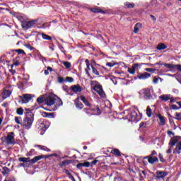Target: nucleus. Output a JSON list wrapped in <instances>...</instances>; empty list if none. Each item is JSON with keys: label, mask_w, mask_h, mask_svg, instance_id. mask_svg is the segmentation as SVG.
<instances>
[{"label": "nucleus", "mask_w": 181, "mask_h": 181, "mask_svg": "<svg viewBox=\"0 0 181 181\" xmlns=\"http://www.w3.org/2000/svg\"><path fill=\"white\" fill-rule=\"evenodd\" d=\"M83 112H85V113L87 114L88 117H90V115H97V113L99 114L100 109L97 106H91V107L84 108Z\"/></svg>", "instance_id": "obj_1"}, {"label": "nucleus", "mask_w": 181, "mask_h": 181, "mask_svg": "<svg viewBox=\"0 0 181 181\" xmlns=\"http://www.w3.org/2000/svg\"><path fill=\"white\" fill-rule=\"evenodd\" d=\"M34 119L33 117H30L29 115L24 119L22 127L25 129H30L32 128V124H33Z\"/></svg>", "instance_id": "obj_2"}, {"label": "nucleus", "mask_w": 181, "mask_h": 181, "mask_svg": "<svg viewBox=\"0 0 181 181\" xmlns=\"http://www.w3.org/2000/svg\"><path fill=\"white\" fill-rule=\"evenodd\" d=\"M20 104H28L30 100H32V95L30 94H23L22 96H19Z\"/></svg>", "instance_id": "obj_3"}, {"label": "nucleus", "mask_w": 181, "mask_h": 181, "mask_svg": "<svg viewBox=\"0 0 181 181\" xmlns=\"http://www.w3.org/2000/svg\"><path fill=\"white\" fill-rule=\"evenodd\" d=\"M5 142L7 145H12L15 144V134L13 132L8 134L5 139Z\"/></svg>", "instance_id": "obj_4"}, {"label": "nucleus", "mask_w": 181, "mask_h": 181, "mask_svg": "<svg viewBox=\"0 0 181 181\" xmlns=\"http://www.w3.org/2000/svg\"><path fill=\"white\" fill-rule=\"evenodd\" d=\"M56 100L55 95H50L47 96L45 100V103L47 105L52 106L54 104V100Z\"/></svg>", "instance_id": "obj_5"}, {"label": "nucleus", "mask_w": 181, "mask_h": 181, "mask_svg": "<svg viewBox=\"0 0 181 181\" xmlns=\"http://www.w3.org/2000/svg\"><path fill=\"white\" fill-rule=\"evenodd\" d=\"M36 22H37L36 20L32 21H24L22 23V27L23 29H29L30 28H33V26L36 25Z\"/></svg>", "instance_id": "obj_6"}, {"label": "nucleus", "mask_w": 181, "mask_h": 181, "mask_svg": "<svg viewBox=\"0 0 181 181\" xmlns=\"http://www.w3.org/2000/svg\"><path fill=\"white\" fill-rule=\"evenodd\" d=\"M166 176H168V173L163 171H157L154 177L156 180H163Z\"/></svg>", "instance_id": "obj_7"}, {"label": "nucleus", "mask_w": 181, "mask_h": 181, "mask_svg": "<svg viewBox=\"0 0 181 181\" xmlns=\"http://www.w3.org/2000/svg\"><path fill=\"white\" fill-rule=\"evenodd\" d=\"M138 113L135 110H132L129 115L126 116L127 119L130 122L136 121Z\"/></svg>", "instance_id": "obj_8"}, {"label": "nucleus", "mask_w": 181, "mask_h": 181, "mask_svg": "<svg viewBox=\"0 0 181 181\" xmlns=\"http://www.w3.org/2000/svg\"><path fill=\"white\" fill-rule=\"evenodd\" d=\"M55 104V107L54 110H57V107H61V105H63V101L60 98L57 97V95H55V100H54V103Z\"/></svg>", "instance_id": "obj_9"}, {"label": "nucleus", "mask_w": 181, "mask_h": 181, "mask_svg": "<svg viewBox=\"0 0 181 181\" xmlns=\"http://www.w3.org/2000/svg\"><path fill=\"white\" fill-rule=\"evenodd\" d=\"M138 67H139V64H134L132 65V68H128L127 71L130 74H135L136 69H138Z\"/></svg>", "instance_id": "obj_10"}, {"label": "nucleus", "mask_w": 181, "mask_h": 181, "mask_svg": "<svg viewBox=\"0 0 181 181\" xmlns=\"http://www.w3.org/2000/svg\"><path fill=\"white\" fill-rule=\"evenodd\" d=\"M150 77H151V74L147 72L139 74L138 76V78H139V80H146V78H149Z\"/></svg>", "instance_id": "obj_11"}, {"label": "nucleus", "mask_w": 181, "mask_h": 181, "mask_svg": "<svg viewBox=\"0 0 181 181\" xmlns=\"http://www.w3.org/2000/svg\"><path fill=\"white\" fill-rule=\"evenodd\" d=\"M11 94H12V92L11 90H4L1 93L3 100H6V98H9V97H11Z\"/></svg>", "instance_id": "obj_12"}, {"label": "nucleus", "mask_w": 181, "mask_h": 181, "mask_svg": "<svg viewBox=\"0 0 181 181\" xmlns=\"http://www.w3.org/2000/svg\"><path fill=\"white\" fill-rule=\"evenodd\" d=\"M71 88L74 93H81V91H83V88H81L80 85H74Z\"/></svg>", "instance_id": "obj_13"}, {"label": "nucleus", "mask_w": 181, "mask_h": 181, "mask_svg": "<svg viewBox=\"0 0 181 181\" xmlns=\"http://www.w3.org/2000/svg\"><path fill=\"white\" fill-rule=\"evenodd\" d=\"M144 100H149L152 95H151V90L145 89L143 92Z\"/></svg>", "instance_id": "obj_14"}, {"label": "nucleus", "mask_w": 181, "mask_h": 181, "mask_svg": "<svg viewBox=\"0 0 181 181\" xmlns=\"http://www.w3.org/2000/svg\"><path fill=\"white\" fill-rule=\"evenodd\" d=\"M81 100L83 101V104H85V105H86V107H89L91 108V107H95V105H91V103L90 102H88V100L86 98V97L81 95L80 97Z\"/></svg>", "instance_id": "obj_15"}, {"label": "nucleus", "mask_w": 181, "mask_h": 181, "mask_svg": "<svg viewBox=\"0 0 181 181\" xmlns=\"http://www.w3.org/2000/svg\"><path fill=\"white\" fill-rule=\"evenodd\" d=\"M43 158H45V156L41 155V156H37L34 157L33 159H29L30 163H36V162H37V160H40V159H43Z\"/></svg>", "instance_id": "obj_16"}, {"label": "nucleus", "mask_w": 181, "mask_h": 181, "mask_svg": "<svg viewBox=\"0 0 181 181\" xmlns=\"http://www.w3.org/2000/svg\"><path fill=\"white\" fill-rule=\"evenodd\" d=\"M164 67L169 69V71H175L176 64H164Z\"/></svg>", "instance_id": "obj_17"}, {"label": "nucleus", "mask_w": 181, "mask_h": 181, "mask_svg": "<svg viewBox=\"0 0 181 181\" xmlns=\"http://www.w3.org/2000/svg\"><path fill=\"white\" fill-rule=\"evenodd\" d=\"M159 98L162 101H169L170 98H172V95L170 94L161 95Z\"/></svg>", "instance_id": "obj_18"}, {"label": "nucleus", "mask_w": 181, "mask_h": 181, "mask_svg": "<svg viewBox=\"0 0 181 181\" xmlns=\"http://www.w3.org/2000/svg\"><path fill=\"white\" fill-rule=\"evenodd\" d=\"M148 158V163H155V162H158L159 159H158V157H153L152 156H149Z\"/></svg>", "instance_id": "obj_19"}, {"label": "nucleus", "mask_w": 181, "mask_h": 181, "mask_svg": "<svg viewBox=\"0 0 181 181\" xmlns=\"http://www.w3.org/2000/svg\"><path fill=\"white\" fill-rule=\"evenodd\" d=\"M85 63H86V66H87V69H86V73L87 76L88 77H90L89 71L91 70V69H90V61H88V59H86Z\"/></svg>", "instance_id": "obj_20"}, {"label": "nucleus", "mask_w": 181, "mask_h": 181, "mask_svg": "<svg viewBox=\"0 0 181 181\" xmlns=\"http://www.w3.org/2000/svg\"><path fill=\"white\" fill-rule=\"evenodd\" d=\"M142 28V23H138L135 25L134 29V33H138L139 32V30Z\"/></svg>", "instance_id": "obj_21"}, {"label": "nucleus", "mask_w": 181, "mask_h": 181, "mask_svg": "<svg viewBox=\"0 0 181 181\" xmlns=\"http://www.w3.org/2000/svg\"><path fill=\"white\" fill-rule=\"evenodd\" d=\"M174 153H181V141L177 144Z\"/></svg>", "instance_id": "obj_22"}, {"label": "nucleus", "mask_w": 181, "mask_h": 181, "mask_svg": "<svg viewBox=\"0 0 181 181\" xmlns=\"http://www.w3.org/2000/svg\"><path fill=\"white\" fill-rule=\"evenodd\" d=\"M176 144H179L177 139H171L169 142V145H170L171 148H173Z\"/></svg>", "instance_id": "obj_23"}, {"label": "nucleus", "mask_w": 181, "mask_h": 181, "mask_svg": "<svg viewBox=\"0 0 181 181\" xmlns=\"http://www.w3.org/2000/svg\"><path fill=\"white\" fill-rule=\"evenodd\" d=\"M42 117H45V118H54V115L53 113H49L44 112L42 114Z\"/></svg>", "instance_id": "obj_24"}, {"label": "nucleus", "mask_w": 181, "mask_h": 181, "mask_svg": "<svg viewBox=\"0 0 181 181\" xmlns=\"http://www.w3.org/2000/svg\"><path fill=\"white\" fill-rule=\"evenodd\" d=\"M158 117L159 118L160 120V125H165L166 123V120L165 119V117L162 116V115H158Z\"/></svg>", "instance_id": "obj_25"}, {"label": "nucleus", "mask_w": 181, "mask_h": 181, "mask_svg": "<svg viewBox=\"0 0 181 181\" xmlns=\"http://www.w3.org/2000/svg\"><path fill=\"white\" fill-rule=\"evenodd\" d=\"M95 90L100 95V97H104V90L101 88H95Z\"/></svg>", "instance_id": "obj_26"}, {"label": "nucleus", "mask_w": 181, "mask_h": 181, "mask_svg": "<svg viewBox=\"0 0 181 181\" xmlns=\"http://www.w3.org/2000/svg\"><path fill=\"white\" fill-rule=\"evenodd\" d=\"M83 166L85 167V168H88V167H90V163L85 162V163H78L77 165V168H81Z\"/></svg>", "instance_id": "obj_27"}, {"label": "nucleus", "mask_w": 181, "mask_h": 181, "mask_svg": "<svg viewBox=\"0 0 181 181\" xmlns=\"http://www.w3.org/2000/svg\"><path fill=\"white\" fill-rule=\"evenodd\" d=\"M167 47H168L165 45H164L163 43H160L157 46L158 50H165V49H166Z\"/></svg>", "instance_id": "obj_28"}, {"label": "nucleus", "mask_w": 181, "mask_h": 181, "mask_svg": "<svg viewBox=\"0 0 181 181\" xmlns=\"http://www.w3.org/2000/svg\"><path fill=\"white\" fill-rule=\"evenodd\" d=\"M111 153L115 155V156H121V152L118 149H113L111 151Z\"/></svg>", "instance_id": "obj_29"}, {"label": "nucleus", "mask_w": 181, "mask_h": 181, "mask_svg": "<svg viewBox=\"0 0 181 181\" xmlns=\"http://www.w3.org/2000/svg\"><path fill=\"white\" fill-rule=\"evenodd\" d=\"M9 172H11V170L9 168H8L7 167H4L1 173L2 175H4V176H5L6 175H8Z\"/></svg>", "instance_id": "obj_30"}, {"label": "nucleus", "mask_w": 181, "mask_h": 181, "mask_svg": "<svg viewBox=\"0 0 181 181\" xmlns=\"http://www.w3.org/2000/svg\"><path fill=\"white\" fill-rule=\"evenodd\" d=\"M146 115H147V117H149V118L152 117V110L149 106H148L146 108Z\"/></svg>", "instance_id": "obj_31"}, {"label": "nucleus", "mask_w": 181, "mask_h": 181, "mask_svg": "<svg viewBox=\"0 0 181 181\" xmlns=\"http://www.w3.org/2000/svg\"><path fill=\"white\" fill-rule=\"evenodd\" d=\"M62 64H64L66 69H70L71 67V63L69 62H62Z\"/></svg>", "instance_id": "obj_32"}, {"label": "nucleus", "mask_w": 181, "mask_h": 181, "mask_svg": "<svg viewBox=\"0 0 181 181\" xmlns=\"http://www.w3.org/2000/svg\"><path fill=\"white\" fill-rule=\"evenodd\" d=\"M25 114L26 117H33V113H32V111L30 109H25Z\"/></svg>", "instance_id": "obj_33"}, {"label": "nucleus", "mask_w": 181, "mask_h": 181, "mask_svg": "<svg viewBox=\"0 0 181 181\" xmlns=\"http://www.w3.org/2000/svg\"><path fill=\"white\" fill-rule=\"evenodd\" d=\"M15 122H16V124H18L19 125H22V117H15Z\"/></svg>", "instance_id": "obj_34"}, {"label": "nucleus", "mask_w": 181, "mask_h": 181, "mask_svg": "<svg viewBox=\"0 0 181 181\" xmlns=\"http://www.w3.org/2000/svg\"><path fill=\"white\" fill-rule=\"evenodd\" d=\"M37 146H38L39 149H41V151H45L46 152H50V150L45 146L39 145Z\"/></svg>", "instance_id": "obj_35"}, {"label": "nucleus", "mask_w": 181, "mask_h": 181, "mask_svg": "<svg viewBox=\"0 0 181 181\" xmlns=\"http://www.w3.org/2000/svg\"><path fill=\"white\" fill-rule=\"evenodd\" d=\"M45 96H40L37 98V103H38V104H42V103H45Z\"/></svg>", "instance_id": "obj_36"}, {"label": "nucleus", "mask_w": 181, "mask_h": 181, "mask_svg": "<svg viewBox=\"0 0 181 181\" xmlns=\"http://www.w3.org/2000/svg\"><path fill=\"white\" fill-rule=\"evenodd\" d=\"M76 107L78 110H83V107H84V105H83V103H81V102H77L76 103Z\"/></svg>", "instance_id": "obj_37"}, {"label": "nucleus", "mask_w": 181, "mask_h": 181, "mask_svg": "<svg viewBox=\"0 0 181 181\" xmlns=\"http://www.w3.org/2000/svg\"><path fill=\"white\" fill-rule=\"evenodd\" d=\"M42 39H45V40H52V37L46 35V34H42Z\"/></svg>", "instance_id": "obj_38"}, {"label": "nucleus", "mask_w": 181, "mask_h": 181, "mask_svg": "<svg viewBox=\"0 0 181 181\" xmlns=\"http://www.w3.org/2000/svg\"><path fill=\"white\" fill-rule=\"evenodd\" d=\"M29 159H30V158H26V157H22V158H19L18 160H19V162H29Z\"/></svg>", "instance_id": "obj_39"}, {"label": "nucleus", "mask_w": 181, "mask_h": 181, "mask_svg": "<svg viewBox=\"0 0 181 181\" xmlns=\"http://www.w3.org/2000/svg\"><path fill=\"white\" fill-rule=\"evenodd\" d=\"M18 115H23V108L19 107L16 110Z\"/></svg>", "instance_id": "obj_40"}, {"label": "nucleus", "mask_w": 181, "mask_h": 181, "mask_svg": "<svg viewBox=\"0 0 181 181\" xmlns=\"http://www.w3.org/2000/svg\"><path fill=\"white\" fill-rule=\"evenodd\" d=\"M90 11H91V12H93L94 13H100L102 12L101 9L97 8H91Z\"/></svg>", "instance_id": "obj_41"}, {"label": "nucleus", "mask_w": 181, "mask_h": 181, "mask_svg": "<svg viewBox=\"0 0 181 181\" xmlns=\"http://www.w3.org/2000/svg\"><path fill=\"white\" fill-rule=\"evenodd\" d=\"M92 67V71L93 73V74H95V76H100V73L98 72V71L97 70V69H95V67L91 66Z\"/></svg>", "instance_id": "obj_42"}, {"label": "nucleus", "mask_w": 181, "mask_h": 181, "mask_svg": "<svg viewBox=\"0 0 181 181\" xmlns=\"http://www.w3.org/2000/svg\"><path fill=\"white\" fill-rule=\"evenodd\" d=\"M117 63L115 62H107L106 64V66H107L108 67H114V66H116Z\"/></svg>", "instance_id": "obj_43"}, {"label": "nucleus", "mask_w": 181, "mask_h": 181, "mask_svg": "<svg viewBox=\"0 0 181 181\" xmlns=\"http://www.w3.org/2000/svg\"><path fill=\"white\" fill-rule=\"evenodd\" d=\"M126 8H134V6H135V5L134 4H131V3H126L124 4Z\"/></svg>", "instance_id": "obj_44"}, {"label": "nucleus", "mask_w": 181, "mask_h": 181, "mask_svg": "<svg viewBox=\"0 0 181 181\" xmlns=\"http://www.w3.org/2000/svg\"><path fill=\"white\" fill-rule=\"evenodd\" d=\"M159 78H160L155 76V77L153 78V83L154 84H158V81H159Z\"/></svg>", "instance_id": "obj_45"}, {"label": "nucleus", "mask_w": 181, "mask_h": 181, "mask_svg": "<svg viewBox=\"0 0 181 181\" xmlns=\"http://www.w3.org/2000/svg\"><path fill=\"white\" fill-rule=\"evenodd\" d=\"M145 71H148V73H153V71H155V69L151 68H146Z\"/></svg>", "instance_id": "obj_46"}, {"label": "nucleus", "mask_w": 181, "mask_h": 181, "mask_svg": "<svg viewBox=\"0 0 181 181\" xmlns=\"http://www.w3.org/2000/svg\"><path fill=\"white\" fill-rule=\"evenodd\" d=\"M16 52L18 54H25V51H23V49H17L16 50Z\"/></svg>", "instance_id": "obj_47"}, {"label": "nucleus", "mask_w": 181, "mask_h": 181, "mask_svg": "<svg viewBox=\"0 0 181 181\" xmlns=\"http://www.w3.org/2000/svg\"><path fill=\"white\" fill-rule=\"evenodd\" d=\"M175 70H178L181 72V65L180 64H175Z\"/></svg>", "instance_id": "obj_48"}, {"label": "nucleus", "mask_w": 181, "mask_h": 181, "mask_svg": "<svg viewBox=\"0 0 181 181\" xmlns=\"http://www.w3.org/2000/svg\"><path fill=\"white\" fill-rule=\"evenodd\" d=\"M171 108L172 110H179V107L176 105H172Z\"/></svg>", "instance_id": "obj_49"}, {"label": "nucleus", "mask_w": 181, "mask_h": 181, "mask_svg": "<svg viewBox=\"0 0 181 181\" xmlns=\"http://www.w3.org/2000/svg\"><path fill=\"white\" fill-rule=\"evenodd\" d=\"M62 88H63L64 91H65L66 93H69V87L63 86Z\"/></svg>", "instance_id": "obj_50"}, {"label": "nucleus", "mask_w": 181, "mask_h": 181, "mask_svg": "<svg viewBox=\"0 0 181 181\" xmlns=\"http://www.w3.org/2000/svg\"><path fill=\"white\" fill-rule=\"evenodd\" d=\"M159 158H160V162H165V159L163 158V156H162V154H159Z\"/></svg>", "instance_id": "obj_51"}, {"label": "nucleus", "mask_w": 181, "mask_h": 181, "mask_svg": "<svg viewBox=\"0 0 181 181\" xmlns=\"http://www.w3.org/2000/svg\"><path fill=\"white\" fill-rule=\"evenodd\" d=\"M66 81H69V83H73V78L67 77Z\"/></svg>", "instance_id": "obj_52"}, {"label": "nucleus", "mask_w": 181, "mask_h": 181, "mask_svg": "<svg viewBox=\"0 0 181 181\" xmlns=\"http://www.w3.org/2000/svg\"><path fill=\"white\" fill-rule=\"evenodd\" d=\"M58 81H59V83H63L64 81V79L62 77H59L58 78Z\"/></svg>", "instance_id": "obj_53"}, {"label": "nucleus", "mask_w": 181, "mask_h": 181, "mask_svg": "<svg viewBox=\"0 0 181 181\" xmlns=\"http://www.w3.org/2000/svg\"><path fill=\"white\" fill-rule=\"evenodd\" d=\"M173 149V147H170L169 149L167 151V153H172Z\"/></svg>", "instance_id": "obj_54"}, {"label": "nucleus", "mask_w": 181, "mask_h": 181, "mask_svg": "<svg viewBox=\"0 0 181 181\" xmlns=\"http://www.w3.org/2000/svg\"><path fill=\"white\" fill-rule=\"evenodd\" d=\"M69 179H71V180L76 181V180L74 179V177L73 175H69Z\"/></svg>", "instance_id": "obj_55"}, {"label": "nucleus", "mask_w": 181, "mask_h": 181, "mask_svg": "<svg viewBox=\"0 0 181 181\" xmlns=\"http://www.w3.org/2000/svg\"><path fill=\"white\" fill-rule=\"evenodd\" d=\"M98 163V160H95L92 162V165H97Z\"/></svg>", "instance_id": "obj_56"}, {"label": "nucleus", "mask_w": 181, "mask_h": 181, "mask_svg": "<svg viewBox=\"0 0 181 181\" xmlns=\"http://www.w3.org/2000/svg\"><path fill=\"white\" fill-rule=\"evenodd\" d=\"M14 66H19V63H18V62H15L13 65H11V69H12Z\"/></svg>", "instance_id": "obj_57"}, {"label": "nucleus", "mask_w": 181, "mask_h": 181, "mask_svg": "<svg viewBox=\"0 0 181 181\" xmlns=\"http://www.w3.org/2000/svg\"><path fill=\"white\" fill-rule=\"evenodd\" d=\"M156 151H153L151 153V155L150 156H154L155 155H156Z\"/></svg>", "instance_id": "obj_58"}, {"label": "nucleus", "mask_w": 181, "mask_h": 181, "mask_svg": "<svg viewBox=\"0 0 181 181\" xmlns=\"http://www.w3.org/2000/svg\"><path fill=\"white\" fill-rule=\"evenodd\" d=\"M47 70L48 71H53V69H52V67H50V66H47Z\"/></svg>", "instance_id": "obj_59"}, {"label": "nucleus", "mask_w": 181, "mask_h": 181, "mask_svg": "<svg viewBox=\"0 0 181 181\" xmlns=\"http://www.w3.org/2000/svg\"><path fill=\"white\" fill-rule=\"evenodd\" d=\"M170 100V103H174L175 102V99H173V97L171 96V98L169 99Z\"/></svg>", "instance_id": "obj_60"}, {"label": "nucleus", "mask_w": 181, "mask_h": 181, "mask_svg": "<svg viewBox=\"0 0 181 181\" xmlns=\"http://www.w3.org/2000/svg\"><path fill=\"white\" fill-rule=\"evenodd\" d=\"M90 84H91V86H93V84H97V81H92L90 82Z\"/></svg>", "instance_id": "obj_61"}, {"label": "nucleus", "mask_w": 181, "mask_h": 181, "mask_svg": "<svg viewBox=\"0 0 181 181\" xmlns=\"http://www.w3.org/2000/svg\"><path fill=\"white\" fill-rule=\"evenodd\" d=\"M44 73H45V76H48V74H49V71H48L47 69V70H45Z\"/></svg>", "instance_id": "obj_62"}, {"label": "nucleus", "mask_w": 181, "mask_h": 181, "mask_svg": "<svg viewBox=\"0 0 181 181\" xmlns=\"http://www.w3.org/2000/svg\"><path fill=\"white\" fill-rule=\"evenodd\" d=\"M144 125H145V123H144V122H141V123H140V128L144 127Z\"/></svg>", "instance_id": "obj_63"}, {"label": "nucleus", "mask_w": 181, "mask_h": 181, "mask_svg": "<svg viewBox=\"0 0 181 181\" xmlns=\"http://www.w3.org/2000/svg\"><path fill=\"white\" fill-rule=\"evenodd\" d=\"M1 105L2 107H8V103H4Z\"/></svg>", "instance_id": "obj_64"}]
</instances>
